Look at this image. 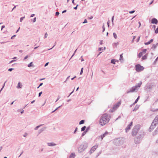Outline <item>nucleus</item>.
I'll use <instances>...</instances> for the list:
<instances>
[{
  "label": "nucleus",
  "instance_id": "42",
  "mask_svg": "<svg viewBox=\"0 0 158 158\" xmlns=\"http://www.w3.org/2000/svg\"><path fill=\"white\" fill-rule=\"evenodd\" d=\"M48 35V34L47 33V32H46L45 34L44 38H46Z\"/></svg>",
  "mask_w": 158,
  "mask_h": 158
},
{
  "label": "nucleus",
  "instance_id": "22",
  "mask_svg": "<svg viewBox=\"0 0 158 158\" xmlns=\"http://www.w3.org/2000/svg\"><path fill=\"white\" fill-rule=\"evenodd\" d=\"M158 45V43H157L156 44H153L152 45V48H153L154 49H155L156 48Z\"/></svg>",
  "mask_w": 158,
  "mask_h": 158
},
{
  "label": "nucleus",
  "instance_id": "55",
  "mask_svg": "<svg viewBox=\"0 0 158 158\" xmlns=\"http://www.w3.org/2000/svg\"><path fill=\"white\" fill-rule=\"evenodd\" d=\"M36 17H35L34 18L33 20V22L34 23L36 21Z\"/></svg>",
  "mask_w": 158,
  "mask_h": 158
},
{
  "label": "nucleus",
  "instance_id": "5",
  "mask_svg": "<svg viewBox=\"0 0 158 158\" xmlns=\"http://www.w3.org/2000/svg\"><path fill=\"white\" fill-rule=\"evenodd\" d=\"M98 144H96L95 145L93 146L91 149L89 151V154H91L94 152L96 149L98 148Z\"/></svg>",
  "mask_w": 158,
  "mask_h": 158
},
{
  "label": "nucleus",
  "instance_id": "11",
  "mask_svg": "<svg viewBox=\"0 0 158 158\" xmlns=\"http://www.w3.org/2000/svg\"><path fill=\"white\" fill-rule=\"evenodd\" d=\"M158 23L157 20L156 18H153L151 20V23L153 24H157Z\"/></svg>",
  "mask_w": 158,
  "mask_h": 158
},
{
  "label": "nucleus",
  "instance_id": "63",
  "mask_svg": "<svg viewBox=\"0 0 158 158\" xmlns=\"http://www.w3.org/2000/svg\"><path fill=\"white\" fill-rule=\"evenodd\" d=\"M5 27V26L4 25H3L1 27V30H2V29L4 28Z\"/></svg>",
  "mask_w": 158,
  "mask_h": 158
},
{
  "label": "nucleus",
  "instance_id": "14",
  "mask_svg": "<svg viewBox=\"0 0 158 158\" xmlns=\"http://www.w3.org/2000/svg\"><path fill=\"white\" fill-rule=\"evenodd\" d=\"M140 140L135 138L134 139V142L136 144L139 143L140 142Z\"/></svg>",
  "mask_w": 158,
  "mask_h": 158
},
{
  "label": "nucleus",
  "instance_id": "23",
  "mask_svg": "<svg viewBox=\"0 0 158 158\" xmlns=\"http://www.w3.org/2000/svg\"><path fill=\"white\" fill-rule=\"evenodd\" d=\"M33 63L32 62H31L27 66L29 67H30L31 66H34L33 64Z\"/></svg>",
  "mask_w": 158,
  "mask_h": 158
},
{
  "label": "nucleus",
  "instance_id": "30",
  "mask_svg": "<svg viewBox=\"0 0 158 158\" xmlns=\"http://www.w3.org/2000/svg\"><path fill=\"white\" fill-rule=\"evenodd\" d=\"M113 36H114V38L115 39H116L117 38V35L115 32L113 33Z\"/></svg>",
  "mask_w": 158,
  "mask_h": 158
},
{
  "label": "nucleus",
  "instance_id": "62",
  "mask_svg": "<svg viewBox=\"0 0 158 158\" xmlns=\"http://www.w3.org/2000/svg\"><path fill=\"white\" fill-rule=\"evenodd\" d=\"M27 135V133H25L24 135H23V136L24 137H25Z\"/></svg>",
  "mask_w": 158,
  "mask_h": 158
},
{
  "label": "nucleus",
  "instance_id": "50",
  "mask_svg": "<svg viewBox=\"0 0 158 158\" xmlns=\"http://www.w3.org/2000/svg\"><path fill=\"white\" fill-rule=\"evenodd\" d=\"M102 28H103L102 32H104L105 31V28L104 26V25H103V26H102Z\"/></svg>",
  "mask_w": 158,
  "mask_h": 158
},
{
  "label": "nucleus",
  "instance_id": "34",
  "mask_svg": "<svg viewBox=\"0 0 158 158\" xmlns=\"http://www.w3.org/2000/svg\"><path fill=\"white\" fill-rule=\"evenodd\" d=\"M118 43H114V44H113V46H115V47H116L117 45H118Z\"/></svg>",
  "mask_w": 158,
  "mask_h": 158
},
{
  "label": "nucleus",
  "instance_id": "3",
  "mask_svg": "<svg viewBox=\"0 0 158 158\" xmlns=\"http://www.w3.org/2000/svg\"><path fill=\"white\" fill-rule=\"evenodd\" d=\"M142 84V81H140L139 83L136 84L134 86L131 88L129 91H127V93L128 94L131 92H133L135 91L136 90H138V88L140 87Z\"/></svg>",
  "mask_w": 158,
  "mask_h": 158
},
{
  "label": "nucleus",
  "instance_id": "16",
  "mask_svg": "<svg viewBox=\"0 0 158 158\" xmlns=\"http://www.w3.org/2000/svg\"><path fill=\"white\" fill-rule=\"evenodd\" d=\"M48 144L49 146H55L56 145V144L53 143H48Z\"/></svg>",
  "mask_w": 158,
  "mask_h": 158
},
{
  "label": "nucleus",
  "instance_id": "52",
  "mask_svg": "<svg viewBox=\"0 0 158 158\" xmlns=\"http://www.w3.org/2000/svg\"><path fill=\"white\" fill-rule=\"evenodd\" d=\"M77 127H76L75 129V130H74V132L73 133L74 134H75L76 132L77 131Z\"/></svg>",
  "mask_w": 158,
  "mask_h": 158
},
{
  "label": "nucleus",
  "instance_id": "58",
  "mask_svg": "<svg viewBox=\"0 0 158 158\" xmlns=\"http://www.w3.org/2000/svg\"><path fill=\"white\" fill-rule=\"evenodd\" d=\"M48 64H49V62H47V63H46L45 64V65H44V67H46V66H47V65H48Z\"/></svg>",
  "mask_w": 158,
  "mask_h": 158
},
{
  "label": "nucleus",
  "instance_id": "31",
  "mask_svg": "<svg viewBox=\"0 0 158 158\" xmlns=\"http://www.w3.org/2000/svg\"><path fill=\"white\" fill-rule=\"evenodd\" d=\"M143 55V53L142 52H140L139 54V58H140Z\"/></svg>",
  "mask_w": 158,
  "mask_h": 158
},
{
  "label": "nucleus",
  "instance_id": "29",
  "mask_svg": "<svg viewBox=\"0 0 158 158\" xmlns=\"http://www.w3.org/2000/svg\"><path fill=\"white\" fill-rule=\"evenodd\" d=\"M43 124H41L40 125H39V126H36L35 128V130H37L38 128H39L41 126H43Z\"/></svg>",
  "mask_w": 158,
  "mask_h": 158
},
{
  "label": "nucleus",
  "instance_id": "15",
  "mask_svg": "<svg viewBox=\"0 0 158 158\" xmlns=\"http://www.w3.org/2000/svg\"><path fill=\"white\" fill-rule=\"evenodd\" d=\"M144 135H140L138 136H137L136 138H137V139H139L140 140L142 139L143 138Z\"/></svg>",
  "mask_w": 158,
  "mask_h": 158
},
{
  "label": "nucleus",
  "instance_id": "24",
  "mask_svg": "<svg viewBox=\"0 0 158 158\" xmlns=\"http://www.w3.org/2000/svg\"><path fill=\"white\" fill-rule=\"evenodd\" d=\"M139 107L138 106L136 105L135 106V107L133 109V111H135L136 110L138 109Z\"/></svg>",
  "mask_w": 158,
  "mask_h": 158
},
{
  "label": "nucleus",
  "instance_id": "38",
  "mask_svg": "<svg viewBox=\"0 0 158 158\" xmlns=\"http://www.w3.org/2000/svg\"><path fill=\"white\" fill-rule=\"evenodd\" d=\"M155 33L156 34H157L158 33V27L156 29L155 31Z\"/></svg>",
  "mask_w": 158,
  "mask_h": 158
},
{
  "label": "nucleus",
  "instance_id": "43",
  "mask_svg": "<svg viewBox=\"0 0 158 158\" xmlns=\"http://www.w3.org/2000/svg\"><path fill=\"white\" fill-rule=\"evenodd\" d=\"M14 69H13V68H10L8 69V71H9L11 72Z\"/></svg>",
  "mask_w": 158,
  "mask_h": 158
},
{
  "label": "nucleus",
  "instance_id": "56",
  "mask_svg": "<svg viewBox=\"0 0 158 158\" xmlns=\"http://www.w3.org/2000/svg\"><path fill=\"white\" fill-rule=\"evenodd\" d=\"M89 127H88L86 129V130H85V131H86V132H87L89 130Z\"/></svg>",
  "mask_w": 158,
  "mask_h": 158
},
{
  "label": "nucleus",
  "instance_id": "64",
  "mask_svg": "<svg viewBox=\"0 0 158 158\" xmlns=\"http://www.w3.org/2000/svg\"><path fill=\"white\" fill-rule=\"evenodd\" d=\"M102 48H98V50L99 51H101L102 50Z\"/></svg>",
  "mask_w": 158,
  "mask_h": 158
},
{
  "label": "nucleus",
  "instance_id": "45",
  "mask_svg": "<svg viewBox=\"0 0 158 158\" xmlns=\"http://www.w3.org/2000/svg\"><path fill=\"white\" fill-rule=\"evenodd\" d=\"M59 14V12L57 11V12H56V14H55V15L56 16H58Z\"/></svg>",
  "mask_w": 158,
  "mask_h": 158
},
{
  "label": "nucleus",
  "instance_id": "4",
  "mask_svg": "<svg viewBox=\"0 0 158 158\" xmlns=\"http://www.w3.org/2000/svg\"><path fill=\"white\" fill-rule=\"evenodd\" d=\"M144 67L139 64L136 65L135 66V69L137 72H140L144 69Z\"/></svg>",
  "mask_w": 158,
  "mask_h": 158
},
{
  "label": "nucleus",
  "instance_id": "49",
  "mask_svg": "<svg viewBox=\"0 0 158 158\" xmlns=\"http://www.w3.org/2000/svg\"><path fill=\"white\" fill-rule=\"evenodd\" d=\"M78 6V4L77 5L76 7H74L73 8L75 10H77V7Z\"/></svg>",
  "mask_w": 158,
  "mask_h": 158
},
{
  "label": "nucleus",
  "instance_id": "20",
  "mask_svg": "<svg viewBox=\"0 0 158 158\" xmlns=\"http://www.w3.org/2000/svg\"><path fill=\"white\" fill-rule=\"evenodd\" d=\"M140 126L139 125H137L135 126V127L134 128V129H135L139 131V129Z\"/></svg>",
  "mask_w": 158,
  "mask_h": 158
},
{
  "label": "nucleus",
  "instance_id": "1",
  "mask_svg": "<svg viewBox=\"0 0 158 158\" xmlns=\"http://www.w3.org/2000/svg\"><path fill=\"white\" fill-rule=\"evenodd\" d=\"M110 116L107 114H103L100 119L99 123L103 126L107 123L110 120Z\"/></svg>",
  "mask_w": 158,
  "mask_h": 158
},
{
  "label": "nucleus",
  "instance_id": "57",
  "mask_svg": "<svg viewBox=\"0 0 158 158\" xmlns=\"http://www.w3.org/2000/svg\"><path fill=\"white\" fill-rule=\"evenodd\" d=\"M61 106H62V105L60 106H59V107H57V108H56L55 109L56 110H57L59 108H60Z\"/></svg>",
  "mask_w": 158,
  "mask_h": 158
},
{
  "label": "nucleus",
  "instance_id": "17",
  "mask_svg": "<svg viewBox=\"0 0 158 158\" xmlns=\"http://www.w3.org/2000/svg\"><path fill=\"white\" fill-rule=\"evenodd\" d=\"M153 41V39H151L149 41H148L147 42H145L144 43V44L145 45H148L151 44V43Z\"/></svg>",
  "mask_w": 158,
  "mask_h": 158
},
{
  "label": "nucleus",
  "instance_id": "60",
  "mask_svg": "<svg viewBox=\"0 0 158 158\" xmlns=\"http://www.w3.org/2000/svg\"><path fill=\"white\" fill-rule=\"evenodd\" d=\"M28 57V56H27H27H25V57H24V60H25L26 59H27V58Z\"/></svg>",
  "mask_w": 158,
  "mask_h": 158
},
{
  "label": "nucleus",
  "instance_id": "18",
  "mask_svg": "<svg viewBox=\"0 0 158 158\" xmlns=\"http://www.w3.org/2000/svg\"><path fill=\"white\" fill-rule=\"evenodd\" d=\"M130 129L131 126L128 125L125 129L126 132H127L128 131H129Z\"/></svg>",
  "mask_w": 158,
  "mask_h": 158
},
{
  "label": "nucleus",
  "instance_id": "37",
  "mask_svg": "<svg viewBox=\"0 0 158 158\" xmlns=\"http://www.w3.org/2000/svg\"><path fill=\"white\" fill-rule=\"evenodd\" d=\"M25 18V16L21 17L20 19V22H22L23 19Z\"/></svg>",
  "mask_w": 158,
  "mask_h": 158
},
{
  "label": "nucleus",
  "instance_id": "13",
  "mask_svg": "<svg viewBox=\"0 0 158 158\" xmlns=\"http://www.w3.org/2000/svg\"><path fill=\"white\" fill-rule=\"evenodd\" d=\"M120 104H121L120 102H118V103H117L115 105H114V106L113 109H116L118 107H119V106H120Z\"/></svg>",
  "mask_w": 158,
  "mask_h": 158
},
{
  "label": "nucleus",
  "instance_id": "9",
  "mask_svg": "<svg viewBox=\"0 0 158 158\" xmlns=\"http://www.w3.org/2000/svg\"><path fill=\"white\" fill-rule=\"evenodd\" d=\"M108 134H109V132L107 131H106L103 135H101L100 136H99V137L101 138V140H102L104 137Z\"/></svg>",
  "mask_w": 158,
  "mask_h": 158
},
{
  "label": "nucleus",
  "instance_id": "39",
  "mask_svg": "<svg viewBox=\"0 0 158 158\" xmlns=\"http://www.w3.org/2000/svg\"><path fill=\"white\" fill-rule=\"evenodd\" d=\"M135 37H136V36H133V39L131 41L132 43H133V42L134 41V40L135 39Z\"/></svg>",
  "mask_w": 158,
  "mask_h": 158
},
{
  "label": "nucleus",
  "instance_id": "12",
  "mask_svg": "<svg viewBox=\"0 0 158 158\" xmlns=\"http://www.w3.org/2000/svg\"><path fill=\"white\" fill-rule=\"evenodd\" d=\"M115 144L116 145H119L121 143H120V140L119 139H117L114 140Z\"/></svg>",
  "mask_w": 158,
  "mask_h": 158
},
{
  "label": "nucleus",
  "instance_id": "61",
  "mask_svg": "<svg viewBox=\"0 0 158 158\" xmlns=\"http://www.w3.org/2000/svg\"><path fill=\"white\" fill-rule=\"evenodd\" d=\"M107 24L108 25V27H109V26H110V25H109V21H108L107 22Z\"/></svg>",
  "mask_w": 158,
  "mask_h": 158
},
{
  "label": "nucleus",
  "instance_id": "33",
  "mask_svg": "<svg viewBox=\"0 0 158 158\" xmlns=\"http://www.w3.org/2000/svg\"><path fill=\"white\" fill-rule=\"evenodd\" d=\"M111 63H112L113 64H115V60L114 59L111 60Z\"/></svg>",
  "mask_w": 158,
  "mask_h": 158
},
{
  "label": "nucleus",
  "instance_id": "46",
  "mask_svg": "<svg viewBox=\"0 0 158 158\" xmlns=\"http://www.w3.org/2000/svg\"><path fill=\"white\" fill-rule=\"evenodd\" d=\"M146 51H147V49H144L143 50V52H142V53L143 52V53H145L146 52Z\"/></svg>",
  "mask_w": 158,
  "mask_h": 158
},
{
  "label": "nucleus",
  "instance_id": "54",
  "mask_svg": "<svg viewBox=\"0 0 158 158\" xmlns=\"http://www.w3.org/2000/svg\"><path fill=\"white\" fill-rule=\"evenodd\" d=\"M132 124H133V122H131L129 124V125L131 127V126H132Z\"/></svg>",
  "mask_w": 158,
  "mask_h": 158
},
{
  "label": "nucleus",
  "instance_id": "53",
  "mask_svg": "<svg viewBox=\"0 0 158 158\" xmlns=\"http://www.w3.org/2000/svg\"><path fill=\"white\" fill-rule=\"evenodd\" d=\"M42 91L40 92L39 93L38 96H39V97H40L41 96V95L42 94Z\"/></svg>",
  "mask_w": 158,
  "mask_h": 158
},
{
  "label": "nucleus",
  "instance_id": "36",
  "mask_svg": "<svg viewBox=\"0 0 158 158\" xmlns=\"http://www.w3.org/2000/svg\"><path fill=\"white\" fill-rule=\"evenodd\" d=\"M86 133V131H85L82 134L81 136H83Z\"/></svg>",
  "mask_w": 158,
  "mask_h": 158
},
{
  "label": "nucleus",
  "instance_id": "19",
  "mask_svg": "<svg viewBox=\"0 0 158 158\" xmlns=\"http://www.w3.org/2000/svg\"><path fill=\"white\" fill-rule=\"evenodd\" d=\"M75 157V154L74 153H72L69 156V158H74Z\"/></svg>",
  "mask_w": 158,
  "mask_h": 158
},
{
  "label": "nucleus",
  "instance_id": "25",
  "mask_svg": "<svg viewBox=\"0 0 158 158\" xmlns=\"http://www.w3.org/2000/svg\"><path fill=\"white\" fill-rule=\"evenodd\" d=\"M18 89L21 88V87L20 86V83L19 82L18 84V85L16 87Z\"/></svg>",
  "mask_w": 158,
  "mask_h": 158
},
{
  "label": "nucleus",
  "instance_id": "41",
  "mask_svg": "<svg viewBox=\"0 0 158 158\" xmlns=\"http://www.w3.org/2000/svg\"><path fill=\"white\" fill-rule=\"evenodd\" d=\"M87 23V19H85L84 20V21L82 23H83V24H84V23Z\"/></svg>",
  "mask_w": 158,
  "mask_h": 158
},
{
  "label": "nucleus",
  "instance_id": "10",
  "mask_svg": "<svg viewBox=\"0 0 158 158\" xmlns=\"http://www.w3.org/2000/svg\"><path fill=\"white\" fill-rule=\"evenodd\" d=\"M156 126L154 125L152 123L149 129V131L151 132L156 127Z\"/></svg>",
  "mask_w": 158,
  "mask_h": 158
},
{
  "label": "nucleus",
  "instance_id": "59",
  "mask_svg": "<svg viewBox=\"0 0 158 158\" xmlns=\"http://www.w3.org/2000/svg\"><path fill=\"white\" fill-rule=\"evenodd\" d=\"M16 36V35H14L13 36H12L11 38V39L12 40L13 39L14 37Z\"/></svg>",
  "mask_w": 158,
  "mask_h": 158
},
{
  "label": "nucleus",
  "instance_id": "7",
  "mask_svg": "<svg viewBox=\"0 0 158 158\" xmlns=\"http://www.w3.org/2000/svg\"><path fill=\"white\" fill-rule=\"evenodd\" d=\"M152 88V85L150 84H147L144 87V89L148 90L151 89Z\"/></svg>",
  "mask_w": 158,
  "mask_h": 158
},
{
  "label": "nucleus",
  "instance_id": "51",
  "mask_svg": "<svg viewBox=\"0 0 158 158\" xmlns=\"http://www.w3.org/2000/svg\"><path fill=\"white\" fill-rule=\"evenodd\" d=\"M15 60H12L11 61H10V62H9V64H11L14 62H15Z\"/></svg>",
  "mask_w": 158,
  "mask_h": 158
},
{
  "label": "nucleus",
  "instance_id": "48",
  "mask_svg": "<svg viewBox=\"0 0 158 158\" xmlns=\"http://www.w3.org/2000/svg\"><path fill=\"white\" fill-rule=\"evenodd\" d=\"M60 98V97L59 96H58L57 97V98L56 101V102L57 101H58L59 99Z\"/></svg>",
  "mask_w": 158,
  "mask_h": 158
},
{
  "label": "nucleus",
  "instance_id": "40",
  "mask_svg": "<svg viewBox=\"0 0 158 158\" xmlns=\"http://www.w3.org/2000/svg\"><path fill=\"white\" fill-rule=\"evenodd\" d=\"M135 10H132V11H130L129 12V13L130 14H132V13H133L134 12H135Z\"/></svg>",
  "mask_w": 158,
  "mask_h": 158
},
{
  "label": "nucleus",
  "instance_id": "21",
  "mask_svg": "<svg viewBox=\"0 0 158 158\" xmlns=\"http://www.w3.org/2000/svg\"><path fill=\"white\" fill-rule=\"evenodd\" d=\"M140 97L139 96L135 100V102L133 103V105H135V104H136V103H137V102L138 101V100H139V98Z\"/></svg>",
  "mask_w": 158,
  "mask_h": 158
},
{
  "label": "nucleus",
  "instance_id": "2",
  "mask_svg": "<svg viewBox=\"0 0 158 158\" xmlns=\"http://www.w3.org/2000/svg\"><path fill=\"white\" fill-rule=\"evenodd\" d=\"M88 143L86 142H84L80 144L78 148V151L79 152H82L87 148Z\"/></svg>",
  "mask_w": 158,
  "mask_h": 158
},
{
  "label": "nucleus",
  "instance_id": "6",
  "mask_svg": "<svg viewBox=\"0 0 158 158\" xmlns=\"http://www.w3.org/2000/svg\"><path fill=\"white\" fill-rule=\"evenodd\" d=\"M158 123V115H157L156 117L155 118L154 120H153V122H152V124L156 126V125Z\"/></svg>",
  "mask_w": 158,
  "mask_h": 158
},
{
  "label": "nucleus",
  "instance_id": "32",
  "mask_svg": "<svg viewBox=\"0 0 158 158\" xmlns=\"http://www.w3.org/2000/svg\"><path fill=\"white\" fill-rule=\"evenodd\" d=\"M123 60V54H121L120 55V60L121 61V60Z\"/></svg>",
  "mask_w": 158,
  "mask_h": 158
},
{
  "label": "nucleus",
  "instance_id": "28",
  "mask_svg": "<svg viewBox=\"0 0 158 158\" xmlns=\"http://www.w3.org/2000/svg\"><path fill=\"white\" fill-rule=\"evenodd\" d=\"M147 55H145L144 56H143L142 57V59L143 60H144L146 59L147 58Z\"/></svg>",
  "mask_w": 158,
  "mask_h": 158
},
{
  "label": "nucleus",
  "instance_id": "47",
  "mask_svg": "<svg viewBox=\"0 0 158 158\" xmlns=\"http://www.w3.org/2000/svg\"><path fill=\"white\" fill-rule=\"evenodd\" d=\"M77 49H76L75 51L74 52V53L72 55V56L71 58L70 59L73 57V56L74 55L75 53V52H76V51H77Z\"/></svg>",
  "mask_w": 158,
  "mask_h": 158
},
{
  "label": "nucleus",
  "instance_id": "44",
  "mask_svg": "<svg viewBox=\"0 0 158 158\" xmlns=\"http://www.w3.org/2000/svg\"><path fill=\"white\" fill-rule=\"evenodd\" d=\"M158 60V59H157V57L156 59L154 61V64H156V62Z\"/></svg>",
  "mask_w": 158,
  "mask_h": 158
},
{
  "label": "nucleus",
  "instance_id": "27",
  "mask_svg": "<svg viewBox=\"0 0 158 158\" xmlns=\"http://www.w3.org/2000/svg\"><path fill=\"white\" fill-rule=\"evenodd\" d=\"M86 128V127L85 126H83L81 128V131H84Z\"/></svg>",
  "mask_w": 158,
  "mask_h": 158
},
{
  "label": "nucleus",
  "instance_id": "35",
  "mask_svg": "<svg viewBox=\"0 0 158 158\" xmlns=\"http://www.w3.org/2000/svg\"><path fill=\"white\" fill-rule=\"evenodd\" d=\"M83 68H82L81 69V72H80V75H81V74H82V73H83Z\"/></svg>",
  "mask_w": 158,
  "mask_h": 158
},
{
  "label": "nucleus",
  "instance_id": "8",
  "mask_svg": "<svg viewBox=\"0 0 158 158\" xmlns=\"http://www.w3.org/2000/svg\"><path fill=\"white\" fill-rule=\"evenodd\" d=\"M138 131L135 129L133 128L132 131V135L133 136H135L137 134Z\"/></svg>",
  "mask_w": 158,
  "mask_h": 158
},
{
  "label": "nucleus",
  "instance_id": "26",
  "mask_svg": "<svg viewBox=\"0 0 158 158\" xmlns=\"http://www.w3.org/2000/svg\"><path fill=\"white\" fill-rule=\"evenodd\" d=\"M85 122V120H81L79 123V124L81 125L84 123Z\"/></svg>",
  "mask_w": 158,
  "mask_h": 158
}]
</instances>
